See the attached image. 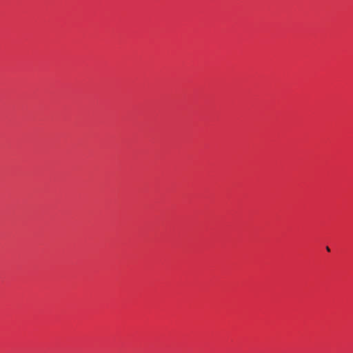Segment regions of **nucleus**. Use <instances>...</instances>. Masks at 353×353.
Instances as JSON below:
<instances>
[{
	"instance_id": "nucleus-1",
	"label": "nucleus",
	"mask_w": 353,
	"mask_h": 353,
	"mask_svg": "<svg viewBox=\"0 0 353 353\" xmlns=\"http://www.w3.org/2000/svg\"><path fill=\"white\" fill-rule=\"evenodd\" d=\"M326 250H327L328 252H330V250L329 247H327V248H326Z\"/></svg>"
}]
</instances>
